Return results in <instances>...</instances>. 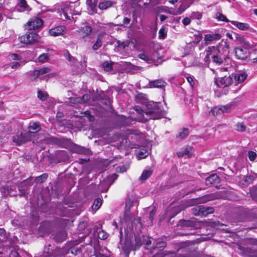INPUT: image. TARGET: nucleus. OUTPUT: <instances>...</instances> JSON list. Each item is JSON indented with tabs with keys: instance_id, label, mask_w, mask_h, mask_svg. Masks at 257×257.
<instances>
[{
	"instance_id": "f257e3e1",
	"label": "nucleus",
	"mask_w": 257,
	"mask_h": 257,
	"mask_svg": "<svg viewBox=\"0 0 257 257\" xmlns=\"http://www.w3.org/2000/svg\"><path fill=\"white\" fill-rule=\"evenodd\" d=\"M146 109L144 112L147 116L150 117V118L156 119L163 116L164 110L160 103L149 102L146 103Z\"/></svg>"
},
{
	"instance_id": "f03ea898",
	"label": "nucleus",
	"mask_w": 257,
	"mask_h": 257,
	"mask_svg": "<svg viewBox=\"0 0 257 257\" xmlns=\"http://www.w3.org/2000/svg\"><path fill=\"white\" fill-rule=\"evenodd\" d=\"M19 39L25 44H33L39 42L41 37L35 32H29L20 37Z\"/></svg>"
},
{
	"instance_id": "7ed1b4c3",
	"label": "nucleus",
	"mask_w": 257,
	"mask_h": 257,
	"mask_svg": "<svg viewBox=\"0 0 257 257\" xmlns=\"http://www.w3.org/2000/svg\"><path fill=\"white\" fill-rule=\"evenodd\" d=\"M215 82L218 87H222L224 88L223 93L226 94L228 92L227 87L233 82V77L232 75L228 76H225L224 77L217 79Z\"/></svg>"
},
{
	"instance_id": "20e7f679",
	"label": "nucleus",
	"mask_w": 257,
	"mask_h": 257,
	"mask_svg": "<svg viewBox=\"0 0 257 257\" xmlns=\"http://www.w3.org/2000/svg\"><path fill=\"white\" fill-rule=\"evenodd\" d=\"M239 179L238 183L239 185L246 186L250 184L257 182V174L251 172L246 176H239Z\"/></svg>"
},
{
	"instance_id": "39448f33",
	"label": "nucleus",
	"mask_w": 257,
	"mask_h": 257,
	"mask_svg": "<svg viewBox=\"0 0 257 257\" xmlns=\"http://www.w3.org/2000/svg\"><path fill=\"white\" fill-rule=\"evenodd\" d=\"M217 53L227 57L229 52V44L225 40L222 39L216 47Z\"/></svg>"
},
{
	"instance_id": "423d86ee",
	"label": "nucleus",
	"mask_w": 257,
	"mask_h": 257,
	"mask_svg": "<svg viewBox=\"0 0 257 257\" xmlns=\"http://www.w3.org/2000/svg\"><path fill=\"white\" fill-rule=\"evenodd\" d=\"M232 108V104H228L225 105H220L214 107L211 110L212 114L215 115L224 113L230 112Z\"/></svg>"
},
{
	"instance_id": "0eeeda50",
	"label": "nucleus",
	"mask_w": 257,
	"mask_h": 257,
	"mask_svg": "<svg viewBox=\"0 0 257 257\" xmlns=\"http://www.w3.org/2000/svg\"><path fill=\"white\" fill-rule=\"evenodd\" d=\"M43 25V21L39 18H34L29 21L25 27L28 30H35L41 27Z\"/></svg>"
},
{
	"instance_id": "6e6552de",
	"label": "nucleus",
	"mask_w": 257,
	"mask_h": 257,
	"mask_svg": "<svg viewBox=\"0 0 257 257\" xmlns=\"http://www.w3.org/2000/svg\"><path fill=\"white\" fill-rule=\"evenodd\" d=\"M66 28L63 26H59L51 29L49 33L52 36L57 37L63 35L66 32Z\"/></svg>"
},
{
	"instance_id": "1a4fd4ad",
	"label": "nucleus",
	"mask_w": 257,
	"mask_h": 257,
	"mask_svg": "<svg viewBox=\"0 0 257 257\" xmlns=\"http://www.w3.org/2000/svg\"><path fill=\"white\" fill-rule=\"evenodd\" d=\"M51 71L50 67H44L39 69L34 70L31 74V76L34 79L38 77L50 73Z\"/></svg>"
},
{
	"instance_id": "9d476101",
	"label": "nucleus",
	"mask_w": 257,
	"mask_h": 257,
	"mask_svg": "<svg viewBox=\"0 0 257 257\" xmlns=\"http://www.w3.org/2000/svg\"><path fill=\"white\" fill-rule=\"evenodd\" d=\"M221 38V35L219 33L205 35L204 38L205 44L208 45L213 41L220 39Z\"/></svg>"
},
{
	"instance_id": "9b49d317",
	"label": "nucleus",
	"mask_w": 257,
	"mask_h": 257,
	"mask_svg": "<svg viewBox=\"0 0 257 257\" xmlns=\"http://www.w3.org/2000/svg\"><path fill=\"white\" fill-rule=\"evenodd\" d=\"M236 58L240 60H245L248 57L247 50L245 48H236L234 50Z\"/></svg>"
},
{
	"instance_id": "f8f14e48",
	"label": "nucleus",
	"mask_w": 257,
	"mask_h": 257,
	"mask_svg": "<svg viewBox=\"0 0 257 257\" xmlns=\"http://www.w3.org/2000/svg\"><path fill=\"white\" fill-rule=\"evenodd\" d=\"M28 133L22 134H21L20 136H17L13 139V142L17 145H21L26 142L28 141L29 139L28 138Z\"/></svg>"
},
{
	"instance_id": "ddd939ff",
	"label": "nucleus",
	"mask_w": 257,
	"mask_h": 257,
	"mask_svg": "<svg viewBox=\"0 0 257 257\" xmlns=\"http://www.w3.org/2000/svg\"><path fill=\"white\" fill-rule=\"evenodd\" d=\"M197 219L192 218L190 220L182 219L180 220V225L183 227L197 228Z\"/></svg>"
},
{
	"instance_id": "4468645a",
	"label": "nucleus",
	"mask_w": 257,
	"mask_h": 257,
	"mask_svg": "<svg viewBox=\"0 0 257 257\" xmlns=\"http://www.w3.org/2000/svg\"><path fill=\"white\" fill-rule=\"evenodd\" d=\"M92 28L89 25H84L80 28L78 32L82 38H85L90 35Z\"/></svg>"
},
{
	"instance_id": "2eb2a0df",
	"label": "nucleus",
	"mask_w": 257,
	"mask_h": 257,
	"mask_svg": "<svg viewBox=\"0 0 257 257\" xmlns=\"http://www.w3.org/2000/svg\"><path fill=\"white\" fill-rule=\"evenodd\" d=\"M233 80L235 82V85L243 82L247 78V74L244 72L236 73L234 75H232Z\"/></svg>"
},
{
	"instance_id": "dca6fc26",
	"label": "nucleus",
	"mask_w": 257,
	"mask_h": 257,
	"mask_svg": "<svg viewBox=\"0 0 257 257\" xmlns=\"http://www.w3.org/2000/svg\"><path fill=\"white\" fill-rule=\"evenodd\" d=\"M105 35V33H99L97 36L96 42L93 45L92 48L93 50H97L102 46V40L103 37Z\"/></svg>"
},
{
	"instance_id": "f3484780",
	"label": "nucleus",
	"mask_w": 257,
	"mask_h": 257,
	"mask_svg": "<svg viewBox=\"0 0 257 257\" xmlns=\"http://www.w3.org/2000/svg\"><path fill=\"white\" fill-rule=\"evenodd\" d=\"M193 151V148L190 146H187L183 148L182 150L177 153V155L178 157H183L185 156H187L189 157Z\"/></svg>"
},
{
	"instance_id": "a211bd4d",
	"label": "nucleus",
	"mask_w": 257,
	"mask_h": 257,
	"mask_svg": "<svg viewBox=\"0 0 257 257\" xmlns=\"http://www.w3.org/2000/svg\"><path fill=\"white\" fill-rule=\"evenodd\" d=\"M166 84L165 81L161 79L151 81L149 83L150 88H163Z\"/></svg>"
},
{
	"instance_id": "6ab92c4d",
	"label": "nucleus",
	"mask_w": 257,
	"mask_h": 257,
	"mask_svg": "<svg viewBox=\"0 0 257 257\" xmlns=\"http://www.w3.org/2000/svg\"><path fill=\"white\" fill-rule=\"evenodd\" d=\"M200 216H206L209 214L213 213L214 211V209L212 207H206L204 205H200Z\"/></svg>"
},
{
	"instance_id": "aec40b11",
	"label": "nucleus",
	"mask_w": 257,
	"mask_h": 257,
	"mask_svg": "<svg viewBox=\"0 0 257 257\" xmlns=\"http://www.w3.org/2000/svg\"><path fill=\"white\" fill-rule=\"evenodd\" d=\"M230 23L234 26H236L238 29L242 31L249 30L250 26L247 23H241L235 21H230Z\"/></svg>"
},
{
	"instance_id": "412c9836",
	"label": "nucleus",
	"mask_w": 257,
	"mask_h": 257,
	"mask_svg": "<svg viewBox=\"0 0 257 257\" xmlns=\"http://www.w3.org/2000/svg\"><path fill=\"white\" fill-rule=\"evenodd\" d=\"M219 182V178L216 174H212L206 179V185H215Z\"/></svg>"
},
{
	"instance_id": "4be33fe9",
	"label": "nucleus",
	"mask_w": 257,
	"mask_h": 257,
	"mask_svg": "<svg viewBox=\"0 0 257 257\" xmlns=\"http://www.w3.org/2000/svg\"><path fill=\"white\" fill-rule=\"evenodd\" d=\"M90 96L86 94L83 95L82 97L71 98V102L74 103H84L87 102Z\"/></svg>"
},
{
	"instance_id": "5701e85b",
	"label": "nucleus",
	"mask_w": 257,
	"mask_h": 257,
	"mask_svg": "<svg viewBox=\"0 0 257 257\" xmlns=\"http://www.w3.org/2000/svg\"><path fill=\"white\" fill-rule=\"evenodd\" d=\"M16 8L17 10L20 12H24L25 11H29L31 10L26 1H20Z\"/></svg>"
},
{
	"instance_id": "b1692460",
	"label": "nucleus",
	"mask_w": 257,
	"mask_h": 257,
	"mask_svg": "<svg viewBox=\"0 0 257 257\" xmlns=\"http://www.w3.org/2000/svg\"><path fill=\"white\" fill-rule=\"evenodd\" d=\"M86 3L88 6V10L90 14L92 15L96 13L97 4L96 1H87Z\"/></svg>"
},
{
	"instance_id": "393cba45",
	"label": "nucleus",
	"mask_w": 257,
	"mask_h": 257,
	"mask_svg": "<svg viewBox=\"0 0 257 257\" xmlns=\"http://www.w3.org/2000/svg\"><path fill=\"white\" fill-rule=\"evenodd\" d=\"M29 128L28 136L30 133H35L40 131L41 126L38 122H33L29 125Z\"/></svg>"
},
{
	"instance_id": "a878e982",
	"label": "nucleus",
	"mask_w": 257,
	"mask_h": 257,
	"mask_svg": "<svg viewBox=\"0 0 257 257\" xmlns=\"http://www.w3.org/2000/svg\"><path fill=\"white\" fill-rule=\"evenodd\" d=\"M213 61L218 64H221L223 60L225 59L226 57L222 55L216 53L215 55H213L212 57Z\"/></svg>"
},
{
	"instance_id": "bb28decb",
	"label": "nucleus",
	"mask_w": 257,
	"mask_h": 257,
	"mask_svg": "<svg viewBox=\"0 0 257 257\" xmlns=\"http://www.w3.org/2000/svg\"><path fill=\"white\" fill-rule=\"evenodd\" d=\"M121 248L124 253L126 254H128L130 251L133 249V246L130 241L126 240L124 244L122 245Z\"/></svg>"
},
{
	"instance_id": "cd10ccee",
	"label": "nucleus",
	"mask_w": 257,
	"mask_h": 257,
	"mask_svg": "<svg viewBox=\"0 0 257 257\" xmlns=\"http://www.w3.org/2000/svg\"><path fill=\"white\" fill-rule=\"evenodd\" d=\"M113 4L111 1H102L99 3L98 7L101 10H106L111 7Z\"/></svg>"
},
{
	"instance_id": "c85d7f7f",
	"label": "nucleus",
	"mask_w": 257,
	"mask_h": 257,
	"mask_svg": "<svg viewBox=\"0 0 257 257\" xmlns=\"http://www.w3.org/2000/svg\"><path fill=\"white\" fill-rule=\"evenodd\" d=\"M188 135V129L184 128L181 131L178 133L176 136V137L180 140H182L186 138Z\"/></svg>"
},
{
	"instance_id": "c756f323",
	"label": "nucleus",
	"mask_w": 257,
	"mask_h": 257,
	"mask_svg": "<svg viewBox=\"0 0 257 257\" xmlns=\"http://www.w3.org/2000/svg\"><path fill=\"white\" fill-rule=\"evenodd\" d=\"M152 171L151 170H144L141 176L140 177V179L144 181L149 178L152 174Z\"/></svg>"
},
{
	"instance_id": "7c9ffc66",
	"label": "nucleus",
	"mask_w": 257,
	"mask_h": 257,
	"mask_svg": "<svg viewBox=\"0 0 257 257\" xmlns=\"http://www.w3.org/2000/svg\"><path fill=\"white\" fill-rule=\"evenodd\" d=\"M245 125L242 122H238L234 125V129L238 132H243L246 130Z\"/></svg>"
},
{
	"instance_id": "2f4dec72",
	"label": "nucleus",
	"mask_w": 257,
	"mask_h": 257,
	"mask_svg": "<svg viewBox=\"0 0 257 257\" xmlns=\"http://www.w3.org/2000/svg\"><path fill=\"white\" fill-rule=\"evenodd\" d=\"M143 243V236H137L135 237V246L134 249H138Z\"/></svg>"
},
{
	"instance_id": "473e14b6",
	"label": "nucleus",
	"mask_w": 257,
	"mask_h": 257,
	"mask_svg": "<svg viewBox=\"0 0 257 257\" xmlns=\"http://www.w3.org/2000/svg\"><path fill=\"white\" fill-rule=\"evenodd\" d=\"M149 154V151L146 149H142L138 153V157L139 159H144Z\"/></svg>"
},
{
	"instance_id": "72a5a7b5",
	"label": "nucleus",
	"mask_w": 257,
	"mask_h": 257,
	"mask_svg": "<svg viewBox=\"0 0 257 257\" xmlns=\"http://www.w3.org/2000/svg\"><path fill=\"white\" fill-rule=\"evenodd\" d=\"M167 33V28L165 26H163L159 31V38L160 39H164Z\"/></svg>"
},
{
	"instance_id": "f704fd0d",
	"label": "nucleus",
	"mask_w": 257,
	"mask_h": 257,
	"mask_svg": "<svg viewBox=\"0 0 257 257\" xmlns=\"http://www.w3.org/2000/svg\"><path fill=\"white\" fill-rule=\"evenodd\" d=\"M134 218V215L129 211H125L124 214L123 219L126 222L132 221Z\"/></svg>"
},
{
	"instance_id": "c9c22d12",
	"label": "nucleus",
	"mask_w": 257,
	"mask_h": 257,
	"mask_svg": "<svg viewBox=\"0 0 257 257\" xmlns=\"http://www.w3.org/2000/svg\"><path fill=\"white\" fill-rule=\"evenodd\" d=\"M113 62L106 61L102 64V67L106 71H109L112 68Z\"/></svg>"
},
{
	"instance_id": "e433bc0d",
	"label": "nucleus",
	"mask_w": 257,
	"mask_h": 257,
	"mask_svg": "<svg viewBox=\"0 0 257 257\" xmlns=\"http://www.w3.org/2000/svg\"><path fill=\"white\" fill-rule=\"evenodd\" d=\"M250 194L253 200L257 201V186H253L250 189Z\"/></svg>"
},
{
	"instance_id": "4c0bfd02",
	"label": "nucleus",
	"mask_w": 257,
	"mask_h": 257,
	"mask_svg": "<svg viewBox=\"0 0 257 257\" xmlns=\"http://www.w3.org/2000/svg\"><path fill=\"white\" fill-rule=\"evenodd\" d=\"M102 204V200L100 198L95 199L92 206V209L95 210H98Z\"/></svg>"
},
{
	"instance_id": "58836bf2",
	"label": "nucleus",
	"mask_w": 257,
	"mask_h": 257,
	"mask_svg": "<svg viewBox=\"0 0 257 257\" xmlns=\"http://www.w3.org/2000/svg\"><path fill=\"white\" fill-rule=\"evenodd\" d=\"M48 177V175L46 173H44L37 177L35 179V182L38 183H41L45 181Z\"/></svg>"
},
{
	"instance_id": "ea45409f",
	"label": "nucleus",
	"mask_w": 257,
	"mask_h": 257,
	"mask_svg": "<svg viewBox=\"0 0 257 257\" xmlns=\"http://www.w3.org/2000/svg\"><path fill=\"white\" fill-rule=\"evenodd\" d=\"M49 60V56L47 54L43 53L40 55L38 58V60L40 63H45Z\"/></svg>"
},
{
	"instance_id": "a19ab883",
	"label": "nucleus",
	"mask_w": 257,
	"mask_h": 257,
	"mask_svg": "<svg viewBox=\"0 0 257 257\" xmlns=\"http://www.w3.org/2000/svg\"><path fill=\"white\" fill-rule=\"evenodd\" d=\"M206 54L208 55H215L217 52V49L215 46H211L208 47L206 51Z\"/></svg>"
},
{
	"instance_id": "79ce46f5",
	"label": "nucleus",
	"mask_w": 257,
	"mask_h": 257,
	"mask_svg": "<svg viewBox=\"0 0 257 257\" xmlns=\"http://www.w3.org/2000/svg\"><path fill=\"white\" fill-rule=\"evenodd\" d=\"M117 43L118 47L121 48L125 50L126 47H128L129 45L130 44V42L129 41H125L123 42L118 41Z\"/></svg>"
},
{
	"instance_id": "37998d69",
	"label": "nucleus",
	"mask_w": 257,
	"mask_h": 257,
	"mask_svg": "<svg viewBox=\"0 0 257 257\" xmlns=\"http://www.w3.org/2000/svg\"><path fill=\"white\" fill-rule=\"evenodd\" d=\"M138 57H139L140 59H142V60H144V61H146V62H148V63H150V61H154L155 60V59H154V58H149V57H148V56H147L145 54H144V53H142V54H139Z\"/></svg>"
},
{
	"instance_id": "c03bdc74",
	"label": "nucleus",
	"mask_w": 257,
	"mask_h": 257,
	"mask_svg": "<svg viewBox=\"0 0 257 257\" xmlns=\"http://www.w3.org/2000/svg\"><path fill=\"white\" fill-rule=\"evenodd\" d=\"M117 177L118 175L114 173L107 178V181L109 184V186L114 182V181L117 178Z\"/></svg>"
},
{
	"instance_id": "a18cd8bd",
	"label": "nucleus",
	"mask_w": 257,
	"mask_h": 257,
	"mask_svg": "<svg viewBox=\"0 0 257 257\" xmlns=\"http://www.w3.org/2000/svg\"><path fill=\"white\" fill-rule=\"evenodd\" d=\"M108 233L103 230H101L98 233V237L100 239H105L108 237Z\"/></svg>"
},
{
	"instance_id": "49530a36",
	"label": "nucleus",
	"mask_w": 257,
	"mask_h": 257,
	"mask_svg": "<svg viewBox=\"0 0 257 257\" xmlns=\"http://www.w3.org/2000/svg\"><path fill=\"white\" fill-rule=\"evenodd\" d=\"M143 243L146 245L145 248L148 249V246L151 244V239L148 236H143Z\"/></svg>"
},
{
	"instance_id": "de8ad7c7",
	"label": "nucleus",
	"mask_w": 257,
	"mask_h": 257,
	"mask_svg": "<svg viewBox=\"0 0 257 257\" xmlns=\"http://www.w3.org/2000/svg\"><path fill=\"white\" fill-rule=\"evenodd\" d=\"M216 18L219 21H222L224 22H228L226 17L220 13H216L215 16Z\"/></svg>"
},
{
	"instance_id": "09e8293b",
	"label": "nucleus",
	"mask_w": 257,
	"mask_h": 257,
	"mask_svg": "<svg viewBox=\"0 0 257 257\" xmlns=\"http://www.w3.org/2000/svg\"><path fill=\"white\" fill-rule=\"evenodd\" d=\"M204 201L202 200V199H193L188 201V205L189 206H192L195 205L196 204L203 202Z\"/></svg>"
},
{
	"instance_id": "8fccbe9b",
	"label": "nucleus",
	"mask_w": 257,
	"mask_h": 257,
	"mask_svg": "<svg viewBox=\"0 0 257 257\" xmlns=\"http://www.w3.org/2000/svg\"><path fill=\"white\" fill-rule=\"evenodd\" d=\"M128 166L122 165L116 167V170L117 172L123 173L128 169Z\"/></svg>"
},
{
	"instance_id": "3c124183",
	"label": "nucleus",
	"mask_w": 257,
	"mask_h": 257,
	"mask_svg": "<svg viewBox=\"0 0 257 257\" xmlns=\"http://www.w3.org/2000/svg\"><path fill=\"white\" fill-rule=\"evenodd\" d=\"M65 57L67 60H68L70 62H72L73 63H74L76 61L75 59L72 57L67 51H66V53H65Z\"/></svg>"
},
{
	"instance_id": "603ef678",
	"label": "nucleus",
	"mask_w": 257,
	"mask_h": 257,
	"mask_svg": "<svg viewBox=\"0 0 257 257\" xmlns=\"http://www.w3.org/2000/svg\"><path fill=\"white\" fill-rule=\"evenodd\" d=\"M191 17L194 19H200L202 17V15L199 12H193L191 14Z\"/></svg>"
},
{
	"instance_id": "864d4df0",
	"label": "nucleus",
	"mask_w": 257,
	"mask_h": 257,
	"mask_svg": "<svg viewBox=\"0 0 257 257\" xmlns=\"http://www.w3.org/2000/svg\"><path fill=\"white\" fill-rule=\"evenodd\" d=\"M199 209H200V205L192 208V213L195 216H200V213Z\"/></svg>"
},
{
	"instance_id": "5fc2aeb1",
	"label": "nucleus",
	"mask_w": 257,
	"mask_h": 257,
	"mask_svg": "<svg viewBox=\"0 0 257 257\" xmlns=\"http://www.w3.org/2000/svg\"><path fill=\"white\" fill-rule=\"evenodd\" d=\"M248 158L250 161H253L255 160L256 154L255 152L252 151H249L248 153Z\"/></svg>"
},
{
	"instance_id": "6e6d98bb",
	"label": "nucleus",
	"mask_w": 257,
	"mask_h": 257,
	"mask_svg": "<svg viewBox=\"0 0 257 257\" xmlns=\"http://www.w3.org/2000/svg\"><path fill=\"white\" fill-rule=\"evenodd\" d=\"M38 97L41 100H44L47 97V96L43 94L42 92L41 91H38Z\"/></svg>"
},
{
	"instance_id": "4d7b16f0",
	"label": "nucleus",
	"mask_w": 257,
	"mask_h": 257,
	"mask_svg": "<svg viewBox=\"0 0 257 257\" xmlns=\"http://www.w3.org/2000/svg\"><path fill=\"white\" fill-rule=\"evenodd\" d=\"M10 58L12 60H20L21 59L20 56L16 54H11Z\"/></svg>"
},
{
	"instance_id": "13d9d810",
	"label": "nucleus",
	"mask_w": 257,
	"mask_h": 257,
	"mask_svg": "<svg viewBox=\"0 0 257 257\" xmlns=\"http://www.w3.org/2000/svg\"><path fill=\"white\" fill-rule=\"evenodd\" d=\"M190 22L191 20L189 18H185L182 21L183 24L185 26H187L190 24Z\"/></svg>"
},
{
	"instance_id": "bf43d9fd",
	"label": "nucleus",
	"mask_w": 257,
	"mask_h": 257,
	"mask_svg": "<svg viewBox=\"0 0 257 257\" xmlns=\"http://www.w3.org/2000/svg\"><path fill=\"white\" fill-rule=\"evenodd\" d=\"M186 79H187V81L189 82V83L190 84V85L192 87L193 86V85L194 84V82L193 78L190 76H188L186 77Z\"/></svg>"
},
{
	"instance_id": "052dcab7",
	"label": "nucleus",
	"mask_w": 257,
	"mask_h": 257,
	"mask_svg": "<svg viewBox=\"0 0 257 257\" xmlns=\"http://www.w3.org/2000/svg\"><path fill=\"white\" fill-rule=\"evenodd\" d=\"M71 252L72 253H75V254H77L81 252V249L78 248L73 247L71 248Z\"/></svg>"
},
{
	"instance_id": "680f3d73",
	"label": "nucleus",
	"mask_w": 257,
	"mask_h": 257,
	"mask_svg": "<svg viewBox=\"0 0 257 257\" xmlns=\"http://www.w3.org/2000/svg\"><path fill=\"white\" fill-rule=\"evenodd\" d=\"M82 150H83V148H81V147H79V146H76V147H75V151L76 153H80V154H81V153H83V151H82Z\"/></svg>"
},
{
	"instance_id": "e2e57ef3",
	"label": "nucleus",
	"mask_w": 257,
	"mask_h": 257,
	"mask_svg": "<svg viewBox=\"0 0 257 257\" xmlns=\"http://www.w3.org/2000/svg\"><path fill=\"white\" fill-rule=\"evenodd\" d=\"M20 66V64L19 62H15L13 63L11 65V68L12 69L18 68Z\"/></svg>"
},
{
	"instance_id": "0e129e2a",
	"label": "nucleus",
	"mask_w": 257,
	"mask_h": 257,
	"mask_svg": "<svg viewBox=\"0 0 257 257\" xmlns=\"http://www.w3.org/2000/svg\"><path fill=\"white\" fill-rule=\"evenodd\" d=\"M130 22V19L127 18V17H125L123 18V23L125 24H128Z\"/></svg>"
},
{
	"instance_id": "69168bd1",
	"label": "nucleus",
	"mask_w": 257,
	"mask_h": 257,
	"mask_svg": "<svg viewBox=\"0 0 257 257\" xmlns=\"http://www.w3.org/2000/svg\"><path fill=\"white\" fill-rule=\"evenodd\" d=\"M167 18V17L165 15H161L160 16V19L161 22L165 21Z\"/></svg>"
},
{
	"instance_id": "338daca9",
	"label": "nucleus",
	"mask_w": 257,
	"mask_h": 257,
	"mask_svg": "<svg viewBox=\"0 0 257 257\" xmlns=\"http://www.w3.org/2000/svg\"><path fill=\"white\" fill-rule=\"evenodd\" d=\"M159 244L160 245L156 246V247H164L166 246V243L165 242H161Z\"/></svg>"
},
{
	"instance_id": "774afa93",
	"label": "nucleus",
	"mask_w": 257,
	"mask_h": 257,
	"mask_svg": "<svg viewBox=\"0 0 257 257\" xmlns=\"http://www.w3.org/2000/svg\"><path fill=\"white\" fill-rule=\"evenodd\" d=\"M165 255L163 253H157L154 255V257H164Z\"/></svg>"
}]
</instances>
